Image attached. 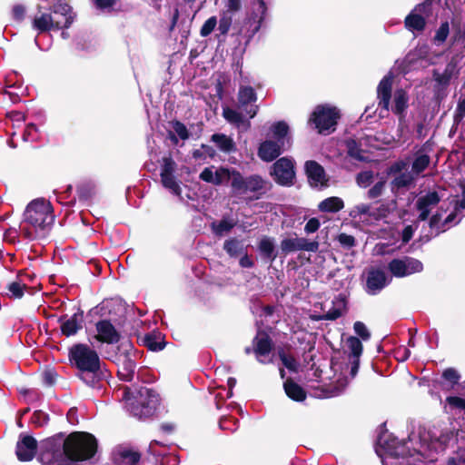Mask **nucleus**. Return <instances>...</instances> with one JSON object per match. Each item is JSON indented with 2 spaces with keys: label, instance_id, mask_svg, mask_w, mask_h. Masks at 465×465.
Returning <instances> with one entry per match:
<instances>
[{
  "label": "nucleus",
  "instance_id": "obj_1",
  "mask_svg": "<svg viewBox=\"0 0 465 465\" xmlns=\"http://www.w3.org/2000/svg\"><path fill=\"white\" fill-rule=\"evenodd\" d=\"M450 439L449 434L432 439L429 432L424 431L418 434L411 433L406 441L391 438L389 440L381 439L379 442L387 456L386 459L402 458L404 460L417 455L415 460H427L432 461L434 454L445 450Z\"/></svg>",
  "mask_w": 465,
  "mask_h": 465
},
{
  "label": "nucleus",
  "instance_id": "obj_2",
  "mask_svg": "<svg viewBox=\"0 0 465 465\" xmlns=\"http://www.w3.org/2000/svg\"><path fill=\"white\" fill-rule=\"evenodd\" d=\"M54 221L51 203L45 199H35L27 205L20 229L28 239L42 238L47 234Z\"/></svg>",
  "mask_w": 465,
  "mask_h": 465
},
{
  "label": "nucleus",
  "instance_id": "obj_3",
  "mask_svg": "<svg viewBox=\"0 0 465 465\" xmlns=\"http://www.w3.org/2000/svg\"><path fill=\"white\" fill-rule=\"evenodd\" d=\"M119 392H121V398L125 402L127 410L138 418L152 415L159 402L155 391L145 387L135 392L131 391L128 387H124L119 390Z\"/></svg>",
  "mask_w": 465,
  "mask_h": 465
},
{
  "label": "nucleus",
  "instance_id": "obj_4",
  "mask_svg": "<svg viewBox=\"0 0 465 465\" xmlns=\"http://www.w3.org/2000/svg\"><path fill=\"white\" fill-rule=\"evenodd\" d=\"M97 449L96 439L87 432H73L64 442L65 456L74 461L91 459Z\"/></svg>",
  "mask_w": 465,
  "mask_h": 465
},
{
  "label": "nucleus",
  "instance_id": "obj_5",
  "mask_svg": "<svg viewBox=\"0 0 465 465\" xmlns=\"http://www.w3.org/2000/svg\"><path fill=\"white\" fill-rule=\"evenodd\" d=\"M70 360L82 371L95 373L100 368L97 352L85 344H76L70 349Z\"/></svg>",
  "mask_w": 465,
  "mask_h": 465
},
{
  "label": "nucleus",
  "instance_id": "obj_6",
  "mask_svg": "<svg viewBox=\"0 0 465 465\" xmlns=\"http://www.w3.org/2000/svg\"><path fill=\"white\" fill-rule=\"evenodd\" d=\"M340 114L336 108L319 105L312 114L309 122L313 123L320 134H330L335 130Z\"/></svg>",
  "mask_w": 465,
  "mask_h": 465
},
{
  "label": "nucleus",
  "instance_id": "obj_7",
  "mask_svg": "<svg viewBox=\"0 0 465 465\" xmlns=\"http://www.w3.org/2000/svg\"><path fill=\"white\" fill-rule=\"evenodd\" d=\"M266 9L263 0H255L252 3V11L247 16L244 25L240 29L239 34L242 35L248 41L252 38L261 28Z\"/></svg>",
  "mask_w": 465,
  "mask_h": 465
},
{
  "label": "nucleus",
  "instance_id": "obj_8",
  "mask_svg": "<svg viewBox=\"0 0 465 465\" xmlns=\"http://www.w3.org/2000/svg\"><path fill=\"white\" fill-rule=\"evenodd\" d=\"M388 270L392 276L403 278L413 273L420 272L423 270V264L412 257H402L391 260L388 263Z\"/></svg>",
  "mask_w": 465,
  "mask_h": 465
},
{
  "label": "nucleus",
  "instance_id": "obj_9",
  "mask_svg": "<svg viewBox=\"0 0 465 465\" xmlns=\"http://www.w3.org/2000/svg\"><path fill=\"white\" fill-rule=\"evenodd\" d=\"M264 188V181L259 175H252L243 178L241 173L234 174L232 182V189L239 194H246L249 193H258Z\"/></svg>",
  "mask_w": 465,
  "mask_h": 465
},
{
  "label": "nucleus",
  "instance_id": "obj_10",
  "mask_svg": "<svg viewBox=\"0 0 465 465\" xmlns=\"http://www.w3.org/2000/svg\"><path fill=\"white\" fill-rule=\"evenodd\" d=\"M272 174L275 181L282 185H289L294 179V166L291 159L282 157L272 167Z\"/></svg>",
  "mask_w": 465,
  "mask_h": 465
},
{
  "label": "nucleus",
  "instance_id": "obj_11",
  "mask_svg": "<svg viewBox=\"0 0 465 465\" xmlns=\"http://www.w3.org/2000/svg\"><path fill=\"white\" fill-rule=\"evenodd\" d=\"M115 363L119 379L124 381H131L136 369L134 354L132 352L120 353L116 356Z\"/></svg>",
  "mask_w": 465,
  "mask_h": 465
},
{
  "label": "nucleus",
  "instance_id": "obj_12",
  "mask_svg": "<svg viewBox=\"0 0 465 465\" xmlns=\"http://www.w3.org/2000/svg\"><path fill=\"white\" fill-rule=\"evenodd\" d=\"M349 215L355 220L368 224L373 223L384 216L383 210L373 209L366 203H360L351 208Z\"/></svg>",
  "mask_w": 465,
  "mask_h": 465
},
{
  "label": "nucleus",
  "instance_id": "obj_13",
  "mask_svg": "<svg viewBox=\"0 0 465 465\" xmlns=\"http://www.w3.org/2000/svg\"><path fill=\"white\" fill-rule=\"evenodd\" d=\"M281 249L285 253L298 251L315 252L319 249V242L303 237L287 238L281 242Z\"/></svg>",
  "mask_w": 465,
  "mask_h": 465
},
{
  "label": "nucleus",
  "instance_id": "obj_14",
  "mask_svg": "<svg viewBox=\"0 0 465 465\" xmlns=\"http://www.w3.org/2000/svg\"><path fill=\"white\" fill-rule=\"evenodd\" d=\"M429 4L417 5L409 15L405 18V26L410 31H422L425 27V15L429 13Z\"/></svg>",
  "mask_w": 465,
  "mask_h": 465
},
{
  "label": "nucleus",
  "instance_id": "obj_15",
  "mask_svg": "<svg viewBox=\"0 0 465 465\" xmlns=\"http://www.w3.org/2000/svg\"><path fill=\"white\" fill-rule=\"evenodd\" d=\"M237 98L239 106L246 111L250 118H253L258 112V105L252 104L257 100V95L253 88L241 85Z\"/></svg>",
  "mask_w": 465,
  "mask_h": 465
},
{
  "label": "nucleus",
  "instance_id": "obj_16",
  "mask_svg": "<svg viewBox=\"0 0 465 465\" xmlns=\"http://www.w3.org/2000/svg\"><path fill=\"white\" fill-rule=\"evenodd\" d=\"M253 351L261 363L265 364L272 361L271 356L272 344L266 333L259 331L253 340Z\"/></svg>",
  "mask_w": 465,
  "mask_h": 465
},
{
  "label": "nucleus",
  "instance_id": "obj_17",
  "mask_svg": "<svg viewBox=\"0 0 465 465\" xmlns=\"http://www.w3.org/2000/svg\"><path fill=\"white\" fill-rule=\"evenodd\" d=\"M37 449L36 440L29 435L21 434L16 443V456L20 461H30L34 459Z\"/></svg>",
  "mask_w": 465,
  "mask_h": 465
},
{
  "label": "nucleus",
  "instance_id": "obj_18",
  "mask_svg": "<svg viewBox=\"0 0 465 465\" xmlns=\"http://www.w3.org/2000/svg\"><path fill=\"white\" fill-rule=\"evenodd\" d=\"M389 278L381 269H371L366 278V292L371 295L380 292L387 284Z\"/></svg>",
  "mask_w": 465,
  "mask_h": 465
},
{
  "label": "nucleus",
  "instance_id": "obj_19",
  "mask_svg": "<svg viewBox=\"0 0 465 465\" xmlns=\"http://www.w3.org/2000/svg\"><path fill=\"white\" fill-rule=\"evenodd\" d=\"M305 170L309 183L316 188H322L328 185V178L322 165L314 161H308L305 163Z\"/></svg>",
  "mask_w": 465,
  "mask_h": 465
},
{
  "label": "nucleus",
  "instance_id": "obj_20",
  "mask_svg": "<svg viewBox=\"0 0 465 465\" xmlns=\"http://www.w3.org/2000/svg\"><path fill=\"white\" fill-rule=\"evenodd\" d=\"M440 198L436 192H430L420 196L416 201V208L419 212V219L424 221L428 218L431 210L437 206Z\"/></svg>",
  "mask_w": 465,
  "mask_h": 465
},
{
  "label": "nucleus",
  "instance_id": "obj_21",
  "mask_svg": "<svg viewBox=\"0 0 465 465\" xmlns=\"http://www.w3.org/2000/svg\"><path fill=\"white\" fill-rule=\"evenodd\" d=\"M96 331L97 334L94 336V338L101 342L112 344L116 343L120 339L118 331L108 321L98 322L96 323Z\"/></svg>",
  "mask_w": 465,
  "mask_h": 465
},
{
  "label": "nucleus",
  "instance_id": "obj_22",
  "mask_svg": "<svg viewBox=\"0 0 465 465\" xmlns=\"http://www.w3.org/2000/svg\"><path fill=\"white\" fill-rule=\"evenodd\" d=\"M391 87H392V76L388 74L384 76L380 82L377 88V95L379 100V106L385 110L389 111L390 109V101L391 97Z\"/></svg>",
  "mask_w": 465,
  "mask_h": 465
},
{
  "label": "nucleus",
  "instance_id": "obj_23",
  "mask_svg": "<svg viewBox=\"0 0 465 465\" xmlns=\"http://www.w3.org/2000/svg\"><path fill=\"white\" fill-rule=\"evenodd\" d=\"M68 20L60 21L50 14H41L36 15L33 20V27L39 32L49 31L53 28H62L63 23H68Z\"/></svg>",
  "mask_w": 465,
  "mask_h": 465
},
{
  "label": "nucleus",
  "instance_id": "obj_24",
  "mask_svg": "<svg viewBox=\"0 0 465 465\" xmlns=\"http://www.w3.org/2000/svg\"><path fill=\"white\" fill-rule=\"evenodd\" d=\"M281 153V148L278 142L265 141L260 147L258 155L266 162H271Z\"/></svg>",
  "mask_w": 465,
  "mask_h": 465
},
{
  "label": "nucleus",
  "instance_id": "obj_25",
  "mask_svg": "<svg viewBox=\"0 0 465 465\" xmlns=\"http://www.w3.org/2000/svg\"><path fill=\"white\" fill-rule=\"evenodd\" d=\"M348 383L349 380L347 377L339 378L334 383L324 388L322 393L318 396L322 398L337 397L345 391Z\"/></svg>",
  "mask_w": 465,
  "mask_h": 465
},
{
  "label": "nucleus",
  "instance_id": "obj_26",
  "mask_svg": "<svg viewBox=\"0 0 465 465\" xmlns=\"http://www.w3.org/2000/svg\"><path fill=\"white\" fill-rule=\"evenodd\" d=\"M54 17L60 21L68 20V23H63L62 27H68L73 23V15L71 14V7L65 3H57L53 7Z\"/></svg>",
  "mask_w": 465,
  "mask_h": 465
},
{
  "label": "nucleus",
  "instance_id": "obj_27",
  "mask_svg": "<svg viewBox=\"0 0 465 465\" xmlns=\"http://www.w3.org/2000/svg\"><path fill=\"white\" fill-rule=\"evenodd\" d=\"M223 116L228 123L237 127L245 126L248 128L250 126V123L246 121L244 116L235 109L224 107L223 109Z\"/></svg>",
  "mask_w": 465,
  "mask_h": 465
},
{
  "label": "nucleus",
  "instance_id": "obj_28",
  "mask_svg": "<svg viewBox=\"0 0 465 465\" xmlns=\"http://www.w3.org/2000/svg\"><path fill=\"white\" fill-rule=\"evenodd\" d=\"M408 106V96L404 90L398 89L393 94L391 110L394 114L401 115Z\"/></svg>",
  "mask_w": 465,
  "mask_h": 465
},
{
  "label": "nucleus",
  "instance_id": "obj_29",
  "mask_svg": "<svg viewBox=\"0 0 465 465\" xmlns=\"http://www.w3.org/2000/svg\"><path fill=\"white\" fill-rule=\"evenodd\" d=\"M283 387L287 396L292 399L293 401H302L305 400L306 393L304 390L300 385L295 383L293 381L287 380L284 382Z\"/></svg>",
  "mask_w": 465,
  "mask_h": 465
},
{
  "label": "nucleus",
  "instance_id": "obj_30",
  "mask_svg": "<svg viewBox=\"0 0 465 465\" xmlns=\"http://www.w3.org/2000/svg\"><path fill=\"white\" fill-rule=\"evenodd\" d=\"M344 207V203L340 197L332 196L322 201L318 208L324 213H337Z\"/></svg>",
  "mask_w": 465,
  "mask_h": 465
},
{
  "label": "nucleus",
  "instance_id": "obj_31",
  "mask_svg": "<svg viewBox=\"0 0 465 465\" xmlns=\"http://www.w3.org/2000/svg\"><path fill=\"white\" fill-rule=\"evenodd\" d=\"M82 328V316L74 314L62 323L61 330L66 336L74 335Z\"/></svg>",
  "mask_w": 465,
  "mask_h": 465
},
{
  "label": "nucleus",
  "instance_id": "obj_32",
  "mask_svg": "<svg viewBox=\"0 0 465 465\" xmlns=\"http://www.w3.org/2000/svg\"><path fill=\"white\" fill-rule=\"evenodd\" d=\"M212 141L223 152L230 153L234 150V143L232 138L223 134H215L212 136Z\"/></svg>",
  "mask_w": 465,
  "mask_h": 465
},
{
  "label": "nucleus",
  "instance_id": "obj_33",
  "mask_svg": "<svg viewBox=\"0 0 465 465\" xmlns=\"http://www.w3.org/2000/svg\"><path fill=\"white\" fill-rule=\"evenodd\" d=\"M238 173H239L233 169L223 167L215 169L214 184L219 185L231 181V185L232 186L234 174Z\"/></svg>",
  "mask_w": 465,
  "mask_h": 465
},
{
  "label": "nucleus",
  "instance_id": "obj_34",
  "mask_svg": "<svg viewBox=\"0 0 465 465\" xmlns=\"http://www.w3.org/2000/svg\"><path fill=\"white\" fill-rule=\"evenodd\" d=\"M223 249L231 257H238L244 252L243 242L235 238L225 241Z\"/></svg>",
  "mask_w": 465,
  "mask_h": 465
},
{
  "label": "nucleus",
  "instance_id": "obj_35",
  "mask_svg": "<svg viewBox=\"0 0 465 465\" xmlns=\"http://www.w3.org/2000/svg\"><path fill=\"white\" fill-rule=\"evenodd\" d=\"M346 346L350 351L351 360H360L363 349L361 341L358 338L351 336L346 341Z\"/></svg>",
  "mask_w": 465,
  "mask_h": 465
},
{
  "label": "nucleus",
  "instance_id": "obj_36",
  "mask_svg": "<svg viewBox=\"0 0 465 465\" xmlns=\"http://www.w3.org/2000/svg\"><path fill=\"white\" fill-rule=\"evenodd\" d=\"M430 162V159L429 155L422 153H418L412 163V173L415 174H420L429 166Z\"/></svg>",
  "mask_w": 465,
  "mask_h": 465
},
{
  "label": "nucleus",
  "instance_id": "obj_37",
  "mask_svg": "<svg viewBox=\"0 0 465 465\" xmlns=\"http://www.w3.org/2000/svg\"><path fill=\"white\" fill-rule=\"evenodd\" d=\"M260 252L272 260H274L276 255L274 254V241L270 237H262L259 242Z\"/></svg>",
  "mask_w": 465,
  "mask_h": 465
},
{
  "label": "nucleus",
  "instance_id": "obj_38",
  "mask_svg": "<svg viewBox=\"0 0 465 465\" xmlns=\"http://www.w3.org/2000/svg\"><path fill=\"white\" fill-rule=\"evenodd\" d=\"M163 185L170 190L173 194L180 196L181 187L175 180L173 174H161Z\"/></svg>",
  "mask_w": 465,
  "mask_h": 465
},
{
  "label": "nucleus",
  "instance_id": "obj_39",
  "mask_svg": "<svg viewBox=\"0 0 465 465\" xmlns=\"http://www.w3.org/2000/svg\"><path fill=\"white\" fill-rule=\"evenodd\" d=\"M27 288L26 283L21 277H18L17 280L14 281L8 285V291L11 293V296L15 299H20L24 295V291Z\"/></svg>",
  "mask_w": 465,
  "mask_h": 465
},
{
  "label": "nucleus",
  "instance_id": "obj_40",
  "mask_svg": "<svg viewBox=\"0 0 465 465\" xmlns=\"http://www.w3.org/2000/svg\"><path fill=\"white\" fill-rule=\"evenodd\" d=\"M145 346L153 351H161L163 348L161 334H148L144 338Z\"/></svg>",
  "mask_w": 465,
  "mask_h": 465
},
{
  "label": "nucleus",
  "instance_id": "obj_41",
  "mask_svg": "<svg viewBox=\"0 0 465 465\" xmlns=\"http://www.w3.org/2000/svg\"><path fill=\"white\" fill-rule=\"evenodd\" d=\"M450 35V25L449 22L442 23L440 27L437 29L435 35L433 37V42L437 45H442L448 35Z\"/></svg>",
  "mask_w": 465,
  "mask_h": 465
},
{
  "label": "nucleus",
  "instance_id": "obj_42",
  "mask_svg": "<svg viewBox=\"0 0 465 465\" xmlns=\"http://www.w3.org/2000/svg\"><path fill=\"white\" fill-rule=\"evenodd\" d=\"M234 226V223L228 220H222L219 223L212 224L213 231L215 234L223 236L228 233Z\"/></svg>",
  "mask_w": 465,
  "mask_h": 465
},
{
  "label": "nucleus",
  "instance_id": "obj_43",
  "mask_svg": "<svg viewBox=\"0 0 465 465\" xmlns=\"http://www.w3.org/2000/svg\"><path fill=\"white\" fill-rule=\"evenodd\" d=\"M232 22V15L228 12H223L220 15V20L218 25V30L221 35H225L229 32Z\"/></svg>",
  "mask_w": 465,
  "mask_h": 465
},
{
  "label": "nucleus",
  "instance_id": "obj_44",
  "mask_svg": "<svg viewBox=\"0 0 465 465\" xmlns=\"http://www.w3.org/2000/svg\"><path fill=\"white\" fill-rule=\"evenodd\" d=\"M288 129L289 127L284 122H278L272 127L274 137L278 140V143H282V145H283V139L288 133Z\"/></svg>",
  "mask_w": 465,
  "mask_h": 465
},
{
  "label": "nucleus",
  "instance_id": "obj_45",
  "mask_svg": "<svg viewBox=\"0 0 465 465\" xmlns=\"http://www.w3.org/2000/svg\"><path fill=\"white\" fill-rule=\"evenodd\" d=\"M373 182V173L371 171H363L357 174L356 183L360 187L366 188Z\"/></svg>",
  "mask_w": 465,
  "mask_h": 465
},
{
  "label": "nucleus",
  "instance_id": "obj_46",
  "mask_svg": "<svg viewBox=\"0 0 465 465\" xmlns=\"http://www.w3.org/2000/svg\"><path fill=\"white\" fill-rule=\"evenodd\" d=\"M217 23L218 22L216 16H212L207 19L201 28V35L203 37L208 36L214 30Z\"/></svg>",
  "mask_w": 465,
  "mask_h": 465
},
{
  "label": "nucleus",
  "instance_id": "obj_47",
  "mask_svg": "<svg viewBox=\"0 0 465 465\" xmlns=\"http://www.w3.org/2000/svg\"><path fill=\"white\" fill-rule=\"evenodd\" d=\"M412 182H413V176L411 173H401L393 181L395 186H397L399 188L406 187V186L410 185Z\"/></svg>",
  "mask_w": 465,
  "mask_h": 465
},
{
  "label": "nucleus",
  "instance_id": "obj_48",
  "mask_svg": "<svg viewBox=\"0 0 465 465\" xmlns=\"http://www.w3.org/2000/svg\"><path fill=\"white\" fill-rule=\"evenodd\" d=\"M172 126H173L174 133L182 140H186L189 138V132H188L186 126L183 123H181L179 121H174L172 123Z\"/></svg>",
  "mask_w": 465,
  "mask_h": 465
},
{
  "label": "nucleus",
  "instance_id": "obj_49",
  "mask_svg": "<svg viewBox=\"0 0 465 465\" xmlns=\"http://www.w3.org/2000/svg\"><path fill=\"white\" fill-rule=\"evenodd\" d=\"M122 459L125 465H135L140 460V455L134 451L125 450L122 453Z\"/></svg>",
  "mask_w": 465,
  "mask_h": 465
},
{
  "label": "nucleus",
  "instance_id": "obj_50",
  "mask_svg": "<svg viewBox=\"0 0 465 465\" xmlns=\"http://www.w3.org/2000/svg\"><path fill=\"white\" fill-rule=\"evenodd\" d=\"M176 164L171 157H164L161 169V174H173Z\"/></svg>",
  "mask_w": 465,
  "mask_h": 465
},
{
  "label": "nucleus",
  "instance_id": "obj_51",
  "mask_svg": "<svg viewBox=\"0 0 465 465\" xmlns=\"http://www.w3.org/2000/svg\"><path fill=\"white\" fill-rule=\"evenodd\" d=\"M353 329L356 334H358L363 341L370 339L371 334L363 322H356L354 323Z\"/></svg>",
  "mask_w": 465,
  "mask_h": 465
},
{
  "label": "nucleus",
  "instance_id": "obj_52",
  "mask_svg": "<svg viewBox=\"0 0 465 465\" xmlns=\"http://www.w3.org/2000/svg\"><path fill=\"white\" fill-rule=\"evenodd\" d=\"M385 187V182L380 181L376 183L369 191L368 197L370 199H374L381 195Z\"/></svg>",
  "mask_w": 465,
  "mask_h": 465
},
{
  "label": "nucleus",
  "instance_id": "obj_53",
  "mask_svg": "<svg viewBox=\"0 0 465 465\" xmlns=\"http://www.w3.org/2000/svg\"><path fill=\"white\" fill-rule=\"evenodd\" d=\"M465 116V98L460 99L455 114H454V122L459 124Z\"/></svg>",
  "mask_w": 465,
  "mask_h": 465
},
{
  "label": "nucleus",
  "instance_id": "obj_54",
  "mask_svg": "<svg viewBox=\"0 0 465 465\" xmlns=\"http://www.w3.org/2000/svg\"><path fill=\"white\" fill-rule=\"evenodd\" d=\"M242 7L241 0H226L225 10L223 12H228L229 15L238 12Z\"/></svg>",
  "mask_w": 465,
  "mask_h": 465
},
{
  "label": "nucleus",
  "instance_id": "obj_55",
  "mask_svg": "<svg viewBox=\"0 0 465 465\" xmlns=\"http://www.w3.org/2000/svg\"><path fill=\"white\" fill-rule=\"evenodd\" d=\"M214 175H215L214 167H207L201 173L200 178L204 182L211 183L214 184Z\"/></svg>",
  "mask_w": 465,
  "mask_h": 465
},
{
  "label": "nucleus",
  "instance_id": "obj_56",
  "mask_svg": "<svg viewBox=\"0 0 465 465\" xmlns=\"http://www.w3.org/2000/svg\"><path fill=\"white\" fill-rule=\"evenodd\" d=\"M338 241L342 246L347 248H351L355 245L354 237L346 233H341L338 236Z\"/></svg>",
  "mask_w": 465,
  "mask_h": 465
},
{
  "label": "nucleus",
  "instance_id": "obj_57",
  "mask_svg": "<svg viewBox=\"0 0 465 465\" xmlns=\"http://www.w3.org/2000/svg\"><path fill=\"white\" fill-rule=\"evenodd\" d=\"M48 420L47 415L43 411H35L32 417V422L36 426H43Z\"/></svg>",
  "mask_w": 465,
  "mask_h": 465
},
{
  "label": "nucleus",
  "instance_id": "obj_58",
  "mask_svg": "<svg viewBox=\"0 0 465 465\" xmlns=\"http://www.w3.org/2000/svg\"><path fill=\"white\" fill-rule=\"evenodd\" d=\"M281 360L283 363V365L288 368L291 371H295L297 368V361L292 356H287L284 353H282L280 355Z\"/></svg>",
  "mask_w": 465,
  "mask_h": 465
},
{
  "label": "nucleus",
  "instance_id": "obj_59",
  "mask_svg": "<svg viewBox=\"0 0 465 465\" xmlns=\"http://www.w3.org/2000/svg\"><path fill=\"white\" fill-rule=\"evenodd\" d=\"M320 221L317 218H311L305 224L304 231L306 233H313L320 228Z\"/></svg>",
  "mask_w": 465,
  "mask_h": 465
},
{
  "label": "nucleus",
  "instance_id": "obj_60",
  "mask_svg": "<svg viewBox=\"0 0 465 465\" xmlns=\"http://www.w3.org/2000/svg\"><path fill=\"white\" fill-rule=\"evenodd\" d=\"M443 377L452 384L457 383L460 379L459 373L454 369H447L444 371Z\"/></svg>",
  "mask_w": 465,
  "mask_h": 465
},
{
  "label": "nucleus",
  "instance_id": "obj_61",
  "mask_svg": "<svg viewBox=\"0 0 465 465\" xmlns=\"http://www.w3.org/2000/svg\"><path fill=\"white\" fill-rule=\"evenodd\" d=\"M447 402L454 408L465 410V399L460 397H448Z\"/></svg>",
  "mask_w": 465,
  "mask_h": 465
},
{
  "label": "nucleus",
  "instance_id": "obj_62",
  "mask_svg": "<svg viewBox=\"0 0 465 465\" xmlns=\"http://www.w3.org/2000/svg\"><path fill=\"white\" fill-rule=\"evenodd\" d=\"M12 15H13L14 19H15L17 21H22L25 15V6L22 5H15L13 7Z\"/></svg>",
  "mask_w": 465,
  "mask_h": 465
},
{
  "label": "nucleus",
  "instance_id": "obj_63",
  "mask_svg": "<svg viewBox=\"0 0 465 465\" xmlns=\"http://www.w3.org/2000/svg\"><path fill=\"white\" fill-rule=\"evenodd\" d=\"M452 70H453V66L449 64L445 70V73L441 76H437L436 80L440 84H447L450 81Z\"/></svg>",
  "mask_w": 465,
  "mask_h": 465
},
{
  "label": "nucleus",
  "instance_id": "obj_64",
  "mask_svg": "<svg viewBox=\"0 0 465 465\" xmlns=\"http://www.w3.org/2000/svg\"><path fill=\"white\" fill-rule=\"evenodd\" d=\"M413 232H414V230L411 225L405 227V229L402 232L403 242H408L411 239V237L413 235Z\"/></svg>",
  "mask_w": 465,
  "mask_h": 465
}]
</instances>
